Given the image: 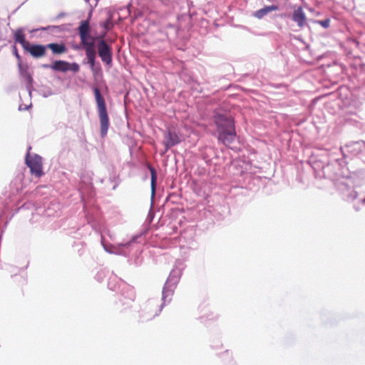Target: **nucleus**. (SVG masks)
<instances>
[{
  "label": "nucleus",
  "instance_id": "6e6552de",
  "mask_svg": "<svg viewBox=\"0 0 365 365\" xmlns=\"http://www.w3.org/2000/svg\"><path fill=\"white\" fill-rule=\"evenodd\" d=\"M179 143L180 138L175 133L171 131L168 132L165 135V140L164 141L165 151H168L170 148L178 144Z\"/></svg>",
  "mask_w": 365,
  "mask_h": 365
},
{
  "label": "nucleus",
  "instance_id": "423d86ee",
  "mask_svg": "<svg viewBox=\"0 0 365 365\" xmlns=\"http://www.w3.org/2000/svg\"><path fill=\"white\" fill-rule=\"evenodd\" d=\"M292 20L297 23L299 28H303L307 24V16L302 9L299 6L294 10Z\"/></svg>",
  "mask_w": 365,
  "mask_h": 365
},
{
  "label": "nucleus",
  "instance_id": "412c9836",
  "mask_svg": "<svg viewBox=\"0 0 365 365\" xmlns=\"http://www.w3.org/2000/svg\"><path fill=\"white\" fill-rule=\"evenodd\" d=\"M86 1H88L89 0H86Z\"/></svg>",
  "mask_w": 365,
  "mask_h": 365
},
{
  "label": "nucleus",
  "instance_id": "a211bd4d",
  "mask_svg": "<svg viewBox=\"0 0 365 365\" xmlns=\"http://www.w3.org/2000/svg\"><path fill=\"white\" fill-rule=\"evenodd\" d=\"M317 23L324 28H328L329 26L330 21L329 19H325L322 21H318Z\"/></svg>",
  "mask_w": 365,
  "mask_h": 365
},
{
  "label": "nucleus",
  "instance_id": "0eeeda50",
  "mask_svg": "<svg viewBox=\"0 0 365 365\" xmlns=\"http://www.w3.org/2000/svg\"><path fill=\"white\" fill-rule=\"evenodd\" d=\"M14 39L16 43H20L25 51L27 46L29 45V42L26 39V35L22 28H19L14 32Z\"/></svg>",
  "mask_w": 365,
  "mask_h": 365
},
{
  "label": "nucleus",
  "instance_id": "9d476101",
  "mask_svg": "<svg viewBox=\"0 0 365 365\" xmlns=\"http://www.w3.org/2000/svg\"><path fill=\"white\" fill-rule=\"evenodd\" d=\"M84 40H81V44L85 51L88 49H94L95 48V38L91 36V32L85 34Z\"/></svg>",
  "mask_w": 365,
  "mask_h": 365
},
{
  "label": "nucleus",
  "instance_id": "f257e3e1",
  "mask_svg": "<svg viewBox=\"0 0 365 365\" xmlns=\"http://www.w3.org/2000/svg\"><path fill=\"white\" fill-rule=\"evenodd\" d=\"M215 123L217 125L218 140L229 146L236 137L234 120L231 116L217 114L215 116Z\"/></svg>",
  "mask_w": 365,
  "mask_h": 365
},
{
  "label": "nucleus",
  "instance_id": "7ed1b4c3",
  "mask_svg": "<svg viewBox=\"0 0 365 365\" xmlns=\"http://www.w3.org/2000/svg\"><path fill=\"white\" fill-rule=\"evenodd\" d=\"M26 164L30 168L31 173L36 177L43 175L42 158L38 155H30L29 152L26 157Z\"/></svg>",
  "mask_w": 365,
  "mask_h": 365
},
{
  "label": "nucleus",
  "instance_id": "f3484780",
  "mask_svg": "<svg viewBox=\"0 0 365 365\" xmlns=\"http://www.w3.org/2000/svg\"><path fill=\"white\" fill-rule=\"evenodd\" d=\"M68 71H72L75 73L78 72L80 70V66L76 63H68Z\"/></svg>",
  "mask_w": 365,
  "mask_h": 365
},
{
  "label": "nucleus",
  "instance_id": "20e7f679",
  "mask_svg": "<svg viewBox=\"0 0 365 365\" xmlns=\"http://www.w3.org/2000/svg\"><path fill=\"white\" fill-rule=\"evenodd\" d=\"M98 52L103 62L110 65L112 62V50L110 46L104 41L101 40L98 43Z\"/></svg>",
  "mask_w": 365,
  "mask_h": 365
},
{
  "label": "nucleus",
  "instance_id": "f8f14e48",
  "mask_svg": "<svg viewBox=\"0 0 365 365\" xmlns=\"http://www.w3.org/2000/svg\"><path fill=\"white\" fill-rule=\"evenodd\" d=\"M278 9H279V7L277 5L267 6L261 9L257 10L255 13L254 16L256 18L260 19L263 18L265 15H267L268 13L273 11H277Z\"/></svg>",
  "mask_w": 365,
  "mask_h": 365
},
{
  "label": "nucleus",
  "instance_id": "1a4fd4ad",
  "mask_svg": "<svg viewBox=\"0 0 365 365\" xmlns=\"http://www.w3.org/2000/svg\"><path fill=\"white\" fill-rule=\"evenodd\" d=\"M68 62L65 61H56L52 65H44L45 68H51L54 71L66 72L68 71Z\"/></svg>",
  "mask_w": 365,
  "mask_h": 365
},
{
  "label": "nucleus",
  "instance_id": "39448f33",
  "mask_svg": "<svg viewBox=\"0 0 365 365\" xmlns=\"http://www.w3.org/2000/svg\"><path fill=\"white\" fill-rule=\"evenodd\" d=\"M46 45L40 44H31L27 46L25 49L26 52L30 53V55L34 58H43L46 55Z\"/></svg>",
  "mask_w": 365,
  "mask_h": 365
},
{
  "label": "nucleus",
  "instance_id": "f03ea898",
  "mask_svg": "<svg viewBox=\"0 0 365 365\" xmlns=\"http://www.w3.org/2000/svg\"><path fill=\"white\" fill-rule=\"evenodd\" d=\"M93 93L95 96V100L97 105L98 117L101 125V135L102 138H105L107 135L108 130L109 128V118L108 115L106 104L104 98L98 88L95 87L93 88Z\"/></svg>",
  "mask_w": 365,
  "mask_h": 365
},
{
  "label": "nucleus",
  "instance_id": "9b49d317",
  "mask_svg": "<svg viewBox=\"0 0 365 365\" xmlns=\"http://www.w3.org/2000/svg\"><path fill=\"white\" fill-rule=\"evenodd\" d=\"M47 48L51 50L53 54H62L67 52L66 46L63 43H51L46 45Z\"/></svg>",
  "mask_w": 365,
  "mask_h": 365
},
{
  "label": "nucleus",
  "instance_id": "ddd939ff",
  "mask_svg": "<svg viewBox=\"0 0 365 365\" xmlns=\"http://www.w3.org/2000/svg\"><path fill=\"white\" fill-rule=\"evenodd\" d=\"M91 32L89 21L88 20L83 21L78 27V34L81 40H84L85 34Z\"/></svg>",
  "mask_w": 365,
  "mask_h": 365
},
{
  "label": "nucleus",
  "instance_id": "aec40b11",
  "mask_svg": "<svg viewBox=\"0 0 365 365\" xmlns=\"http://www.w3.org/2000/svg\"><path fill=\"white\" fill-rule=\"evenodd\" d=\"M108 24V21H107V22H105V23L103 24V26H104L106 29H107Z\"/></svg>",
  "mask_w": 365,
  "mask_h": 365
},
{
  "label": "nucleus",
  "instance_id": "6ab92c4d",
  "mask_svg": "<svg viewBox=\"0 0 365 365\" xmlns=\"http://www.w3.org/2000/svg\"><path fill=\"white\" fill-rule=\"evenodd\" d=\"M14 53L15 56L16 57V58L20 61L21 56L19 54V52H18V50H17V48L16 46H14Z\"/></svg>",
  "mask_w": 365,
  "mask_h": 365
},
{
  "label": "nucleus",
  "instance_id": "2eb2a0df",
  "mask_svg": "<svg viewBox=\"0 0 365 365\" xmlns=\"http://www.w3.org/2000/svg\"><path fill=\"white\" fill-rule=\"evenodd\" d=\"M21 76L29 83L31 84L33 78L26 68H24L21 63L19 65Z\"/></svg>",
  "mask_w": 365,
  "mask_h": 365
},
{
  "label": "nucleus",
  "instance_id": "dca6fc26",
  "mask_svg": "<svg viewBox=\"0 0 365 365\" xmlns=\"http://www.w3.org/2000/svg\"><path fill=\"white\" fill-rule=\"evenodd\" d=\"M150 171L151 174V187H152V191L153 192H155V185H156V180H157V173L155 170L153 168H150Z\"/></svg>",
  "mask_w": 365,
  "mask_h": 365
},
{
  "label": "nucleus",
  "instance_id": "4468645a",
  "mask_svg": "<svg viewBox=\"0 0 365 365\" xmlns=\"http://www.w3.org/2000/svg\"><path fill=\"white\" fill-rule=\"evenodd\" d=\"M86 55L88 59V62L90 66L93 68L95 66V60L96 57V48L94 49H88L85 51Z\"/></svg>",
  "mask_w": 365,
  "mask_h": 365
}]
</instances>
